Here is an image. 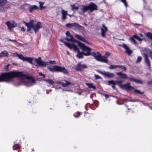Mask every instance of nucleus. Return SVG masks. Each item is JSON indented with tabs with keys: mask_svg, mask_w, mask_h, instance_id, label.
Segmentation results:
<instances>
[{
	"mask_svg": "<svg viewBox=\"0 0 152 152\" xmlns=\"http://www.w3.org/2000/svg\"><path fill=\"white\" fill-rule=\"evenodd\" d=\"M20 77V83L14 85L18 86L21 85H25L27 87L32 86L36 83V80L33 77L26 76L22 74L21 72H10L7 73H1L0 75V82H7L13 77Z\"/></svg>",
	"mask_w": 152,
	"mask_h": 152,
	"instance_id": "obj_1",
	"label": "nucleus"
},
{
	"mask_svg": "<svg viewBox=\"0 0 152 152\" xmlns=\"http://www.w3.org/2000/svg\"><path fill=\"white\" fill-rule=\"evenodd\" d=\"M110 54V53L109 52H106L105 53V56H102L99 52H97L96 53L94 52H93L92 53L91 55L97 61L107 63L108 62L107 58Z\"/></svg>",
	"mask_w": 152,
	"mask_h": 152,
	"instance_id": "obj_2",
	"label": "nucleus"
},
{
	"mask_svg": "<svg viewBox=\"0 0 152 152\" xmlns=\"http://www.w3.org/2000/svg\"><path fill=\"white\" fill-rule=\"evenodd\" d=\"M77 45H76L75 46V47L76 48L75 50L73 49V50L75 52H77V53L76 55V57L79 58H83V55H84L86 56H89L91 55L92 53H91L90 52L91 51V49L88 47L89 49L87 50H82L83 51H87L86 53H85L83 52H80L79 51V49L77 47Z\"/></svg>",
	"mask_w": 152,
	"mask_h": 152,
	"instance_id": "obj_3",
	"label": "nucleus"
},
{
	"mask_svg": "<svg viewBox=\"0 0 152 152\" xmlns=\"http://www.w3.org/2000/svg\"><path fill=\"white\" fill-rule=\"evenodd\" d=\"M50 70L53 72H61L64 74H68V72L65 67L58 66H53L52 67H49Z\"/></svg>",
	"mask_w": 152,
	"mask_h": 152,
	"instance_id": "obj_4",
	"label": "nucleus"
},
{
	"mask_svg": "<svg viewBox=\"0 0 152 152\" xmlns=\"http://www.w3.org/2000/svg\"><path fill=\"white\" fill-rule=\"evenodd\" d=\"M65 39L67 41H72L74 42V43L79 46L82 50H86L89 49L88 48V47L86 46L85 45L81 42L76 40L74 38H70V39L66 38Z\"/></svg>",
	"mask_w": 152,
	"mask_h": 152,
	"instance_id": "obj_5",
	"label": "nucleus"
},
{
	"mask_svg": "<svg viewBox=\"0 0 152 152\" xmlns=\"http://www.w3.org/2000/svg\"><path fill=\"white\" fill-rule=\"evenodd\" d=\"M66 26L67 28H71L74 30L76 28H80L83 31L84 30V27L76 23H66Z\"/></svg>",
	"mask_w": 152,
	"mask_h": 152,
	"instance_id": "obj_6",
	"label": "nucleus"
},
{
	"mask_svg": "<svg viewBox=\"0 0 152 152\" xmlns=\"http://www.w3.org/2000/svg\"><path fill=\"white\" fill-rule=\"evenodd\" d=\"M34 61L37 64V65H36V66L42 67L48 65V63L43 61L40 57H39L38 59L35 58Z\"/></svg>",
	"mask_w": 152,
	"mask_h": 152,
	"instance_id": "obj_7",
	"label": "nucleus"
},
{
	"mask_svg": "<svg viewBox=\"0 0 152 152\" xmlns=\"http://www.w3.org/2000/svg\"><path fill=\"white\" fill-rule=\"evenodd\" d=\"M96 71L98 73L103 75L104 76L108 78H112L115 75L114 74L109 72H103L99 70H97Z\"/></svg>",
	"mask_w": 152,
	"mask_h": 152,
	"instance_id": "obj_8",
	"label": "nucleus"
},
{
	"mask_svg": "<svg viewBox=\"0 0 152 152\" xmlns=\"http://www.w3.org/2000/svg\"><path fill=\"white\" fill-rule=\"evenodd\" d=\"M88 10H89L90 12H92L95 10L98 9L97 6L93 3H91L88 5L87 6Z\"/></svg>",
	"mask_w": 152,
	"mask_h": 152,
	"instance_id": "obj_9",
	"label": "nucleus"
},
{
	"mask_svg": "<svg viewBox=\"0 0 152 152\" xmlns=\"http://www.w3.org/2000/svg\"><path fill=\"white\" fill-rule=\"evenodd\" d=\"M121 88L125 89L126 90H134V88L130 86V83H127L125 84L121 85Z\"/></svg>",
	"mask_w": 152,
	"mask_h": 152,
	"instance_id": "obj_10",
	"label": "nucleus"
},
{
	"mask_svg": "<svg viewBox=\"0 0 152 152\" xmlns=\"http://www.w3.org/2000/svg\"><path fill=\"white\" fill-rule=\"evenodd\" d=\"M88 11L87 6H80L79 7L78 13L80 15H83V13H84Z\"/></svg>",
	"mask_w": 152,
	"mask_h": 152,
	"instance_id": "obj_11",
	"label": "nucleus"
},
{
	"mask_svg": "<svg viewBox=\"0 0 152 152\" xmlns=\"http://www.w3.org/2000/svg\"><path fill=\"white\" fill-rule=\"evenodd\" d=\"M31 28L34 29V32L36 33L41 28V23L40 22H38L36 24L34 25Z\"/></svg>",
	"mask_w": 152,
	"mask_h": 152,
	"instance_id": "obj_12",
	"label": "nucleus"
},
{
	"mask_svg": "<svg viewBox=\"0 0 152 152\" xmlns=\"http://www.w3.org/2000/svg\"><path fill=\"white\" fill-rule=\"evenodd\" d=\"M122 47L126 50L125 53H127L128 55H130L132 53V51L130 50L129 47L126 44H123Z\"/></svg>",
	"mask_w": 152,
	"mask_h": 152,
	"instance_id": "obj_13",
	"label": "nucleus"
},
{
	"mask_svg": "<svg viewBox=\"0 0 152 152\" xmlns=\"http://www.w3.org/2000/svg\"><path fill=\"white\" fill-rule=\"evenodd\" d=\"M63 43L70 49H72L73 48V49L75 50L76 48L75 47L76 44L74 43L70 44L67 43L65 42H64Z\"/></svg>",
	"mask_w": 152,
	"mask_h": 152,
	"instance_id": "obj_14",
	"label": "nucleus"
},
{
	"mask_svg": "<svg viewBox=\"0 0 152 152\" xmlns=\"http://www.w3.org/2000/svg\"><path fill=\"white\" fill-rule=\"evenodd\" d=\"M87 68V66L85 64H81L80 63H79L77 66L76 69L77 71H80Z\"/></svg>",
	"mask_w": 152,
	"mask_h": 152,
	"instance_id": "obj_15",
	"label": "nucleus"
},
{
	"mask_svg": "<svg viewBox=\"0 0 152 152\" xmlns=\"http://www.w3.org/2000/svg\"><path fill=\"white\" fill-rule=\"evenodd\" d=\"M103 28H101V35L103 37H105V32L107 31V28L104 25H102Z\"/></svg>",
	"mask_w": 152,
	"mask_h": 152,
	"instance_id": "obj_16",
	"label": "nucleus"
},
{
	"mask_svg": "<svg viewBox=\"0 0 152 152\" xmlns=\"http://www.w3.org/2000/svg\"><path fill=\"white\" fill-rule=\"evenodd\" d=\"M116 74L118 75L120 78L123 79H127L128 78V77L125 73H123L121 72H117Z\"/></svg>",
	"mask_w": 152,
	"mask_h": 152,
	"instance_id": "obj_17",
	"label": "nucleus"
},
{
	"mask_svg": "<svg viewBox=\"0 0 152 152\" xmlns=\"http://www.w3.org/2000/svg\"><path fill=\"white\" fill-rule=\"evenodd\" d=\"M128 79L130 81L134 82L136 83L140 84L143 83L141 80L137 79L134 77H128Z\"/></svg>",
	"mask_w": 152,
	"mask_h": 152,
	"instance_id": "obj_18",
	"label": "nucleus"
},
{
	"mask_svg": "<svg viewBox=\"0 0 152 152\" xmlns=\"http://www.w3.org/2000/svg\"><path fill=\"white\" fill-rule=\"evenodd\" d=\"M6 24L7 26L8 29L10 30H12V28L15 27L13 23H12L11 22L9 21L6 23Z\"/></svg>",
	"mask_w": 152,
	"mask_h": 152,
	"instance_id": "obj_19",
	"label": "nucleus"
},
{
	"mask_svg": "<svg viewBox=\"0 0 152 152\" xmlns=\"http://www.w3.org/2000/svg\"><path fill=\"white\" fill-rule=\"evenodd\" d=\"M61 13L62 15V18L63 20L66 19V16L68 15L67 12L62 9Z\"/></svg>",
	"mask_w": 152,
	"mask_h": 152,
	"instance_id": "obj_20",
	"label": "nucleus"
},
{
	"mask_svg": "<svg viewBox=\"0 0 152 152\" xmlns=\"http://www.w3.org/2000/svg\"><path fill=\"white\" fill-rule=\"evenodd\" d=\"M8 52L7 51L4 50L0 53V57H7L8 56Z\"/></svg>",
	"mask_w": 152,
	"mask_h": 152,
	"instance_id": "obj_21",
	"label": "nucleus"
},
{
	"mask_svg": "<svg viewBox=\"0 0 152 152\" xmlns=\"http://www.w3.org/2000/svg\"><path fill=\"white\" fill-rule=\"evenodd\" d=\"M65 82H61V85L64 87H67L68 85L71 84V83L69 81H67L66 80H64Z\"/></svg>",
	"mask_w": 152,
	"mask_h": 152,
	"instance_id": "obj_22",
	"label": "nucleus"
},
{
	"mask_svg": "<svg viewBox=\"0 0 152 152\" xmlns=\"http://www.w3.org/2000/svg\"><path fill=\"white\" fill-rule=\"evenodd\" d=\"M75 36L78 39L82 41V42H86V40L83 37H82L80 36V35H79L78 34H75Z\"/></svg>",
	"mask_w": 152,
	"mask_h": 152,
	"instance_id": "obj_23",
	"label": "nucleus"
},
{
	"mask_svg": "<svg viewBox=\"0 0 152 152\" xmlns=\"http://www.w3.org/2000/svg\"><path fill=\"white\" fill-rule=\"evenodd\" d=\"M144 60L147 65L148 66L149 69H150L151 68V63L149 60L148 57H145V58H144Z\"/></svg>",
	"mask_w": 152,
	"mask_h": 152,
	"instance_id": "obj_24",
	"label": "nucleus"
},
{
	"mask_svg": "<svg viewBox=\"0 0 152 152\" xmlns=\"http://www.w3.org/2000/svg\"><path fill=\"white\" fill-rule=\"evenodd\" d=\"M14 54L15 56L18 57L20 59L25 61L26 57H24L22 55H19L17 53H15Z\"/></svg>",
	"mask_w": 152,
	"mask_h": 152,
	"instance_id": "obj_25",
	"label": "nucleus"
},
{
	"mask_svg": "<svg viewBox=\"0 0 152 152\" xmlns=\"http://www.w3.org/2000/svg\"><path fill=\"white\" fill-rule=\"evenodd\" d=\"M38 9V7L36 5H33L29 9V11L30 12H33L34 10L37 9Z\"/></svg>",
	"mask_w": 152,
	"mask_h": 152,
	"instance_id": "obj_26",
	"label": "nucleus"
},
{
	"mask_svg": "<svg viewBox=\"0 0 152 152\" xmlns=\"http://www.w3.org/2000/svg\"><path fill=\"white\" fill-rule=\"evenodd\" d=\"M43 80L46 82L47 83H48L51 85H53L54 83V82L51 79H48L47 80L44 79Z\"/></svg>",
	"mask_w": 152,
	"mask_h": 152,
	"instance_id": "obj_27",
	"label": "nucleus"
},
{
	"mask_svg": "<svg viewBox=\"0 0 152 152\" xmlns=\"http://www.w3.org/2000/svg\"><path fill=\"white\" fill-rule=\"evenodd\" d=\"M86 85L89 88H92L94 89H96L95 86H93L92 83H86Z\"/></svg>",
	"mask_w": 152,
	"mask_h": 152,
	"instance_id": "obj_28",
	"label": "nucleus"
},
{
	"mask_svg": "<svg viewBox=\"0 0 152 152\" xmlns=\"http://www.w3.org/2000/svg\"><path fill=\"white\" fill-rule=\"evenodd\" d=\"M33 58L31 57H26L25 61H26L31 64H33L32 61L33 60Z\"/></svg>",
	"mask_w": 152,
	"mask_h": 152,
	"instance_id": "obj_29",
	"label": "nucleus"
},
{
	"mask_svg": "<svg viewBox=\"0 0 152 152\" xmlns=\"http://www.w3.org/2000/svg\"><path fill=\"white\" fill-rule=\"evenodd\" d=\"M7 0H0V7H2L7 3Z\"/></svg>",
	"mask_w": 152,
	"mask_h": 152,
	"instance_id": "obj_30",
	"label": "nucleus"
},
{
	"mask_svg": "<svg viewBox=\"0 0 152 152\" xmlns=\"http://www.w3.org/2000/svg\"><path fill=\"white\" fill-rule=\"evenodd\" d=\"M76 4H74L73 5H71L70 6L72 8V10H77L79 9V7H75V5H76Z\"/></svg>",
	"mask_w": 152,
	"mask_h": 152,
	"instance_id": "obj_31",
	"label": "nucleus"
},
{
	"mask_svg": "<svg viewBox=\"0 0 152 152\" xmlns=\"http://www.w3.org/2000/svg\"><path fill=\"white\" fill-rule=\"evenodd\" d=\"M107 82L108 85H110L111 84H112V85L116 84L115 81L113 80L108 81Z\"/></svg>",
	"mask_w": 152,
	"mask_h": 152,
	"instance_id": "obj_32",
	"label": "nucleus"
},
{
	"mask_svg": "<svg viewBox=\"0 0 152 152\" xmlns=\"http://www.w3.org/2000/svg\"><path fill=\"white\" fill-rule=\"evenodd\" d=\"M34 20H30L29 22L28 23V24L27 26V27H28L29 26H31V27L34 25Z\"/></svg>",
	"mask_w": 152,
	"mask_h": 152,
	"instance_id": "obj_33",
	"label": "nucleus"
},
{
	"mask_svg": "<svg viewBox=\"0 0 152 152\" xmlns=\"http://www.w3.org/2000/svg\"><path fill=\"white\" fill-rule=\"evenodd\" d=\"M146 35L148 38L152 40V33L148 32L147 33Z\"/></svg>",
	"mask_w": 152,
	"mask_h": 152,
	"instance_id": "obj_34",
	"label": "nucleus"
},
{
	"mask_svg": "<svg viewBox=\"0 0 152 152\" xmlns=\"http://www.w3.org/2000/svg\"><path fill=\"white\" fill-rule=\"evenodd\" d=\"M118 68V65H111L108 67V68L110 69H113Z\"/></svg>",
	"mask_w": 152,
	"mask_h": 152,
	"instance_id": "obj_35",
	"label": "nucleus"
},
{
	"mask_svg": "<svg viewBox=\"0 0 152 152\" xmlns=\"http://www.w3.org/2000/svg\"><path fill=\"white\" fill-rule=\"evenodd\" d=\"M142 59V57L140 56H138L137 57L136 63L137 64L140 62Z\"/></svg>",
	"mask_w": 152,
	"mask_h": 152,
	"instance_id": "obj_36",
	"label": "nucleus"
},
{
	"mask_svg": "<svg viewBox=\"0 0 152 152\" xmlns=\"http://www.w3.org/2000/svg\"><path fill=\"white\" fill-rule=\"evenodd\" d=\"M118 68H120L124 70V71H126V68L125 66L124 65H118Z\"/></svg>",
	"mask_w": 152,
	"mask_h": 152,
	"instance_id": "obj_37",
	"label": "nucleus"
},
{
	"mask_svg": "<svg viewBox=\"0 0 152 152\" xmlns=\"http://www.w3.org/2000/svg\"><path fill=\"white\" fill-rule=\"evenodd\" d=\"M116 84L117 83L119 87L121 88V85H123V84H122L121 83L122 81L120 80L116 81Z\"/></svg>",
	"mask_w": 152,
	"mask_h": 152,
	"instance_id": "obj_38",
	"label": "nucleus"
},
{
	"mask_svg": "<svg viewBox=\"0 0 152 152\" xmlns=\"http://www.w3.org/2000/svg\"><path fill=\"white\" fill-rule=\"evenodd\" d=\"M134 91L136 93L139 94L140 95H142L143 94V92H141L139 90L136 89L134 90Z\"/></svg>",
	"mask_w": 152,
	"mask_h": 152,
	"instance_id": "obj_39",
	"label": "nucleus"
},
{
	"mask_svg": "<svg viewBox=\"0 0 152 152\" xmlns=\"http://www.w3.org/2000/svg\"><path fill=\"white\" fill-rule=\"evenodd\" d=\"M66 36L69 37L70 38H74L73 36L70 34V32L68 31H67L66 32Z\"/></svg>",
	"mask_w": 152,
	"mask_h": 152,
	"instance_id": "obj_40",
	"label": "nucleus"
},
{
	"mask_svg": "<svg viewBox=\"0 0 152 152\" xmlns=\"http://www.w3.org/2000/svg\"><path fill=\"white\" fill-rule=\"evenodd\" d=\"M132 37L136 39L139 41H141L142 40V39L139 37H138L136 35H134L132 36Z\"/></svg>",
	"mask_w": 152,
	"mask_h": 152,
	"instance_id": "obj_41",
	"label": "nucleus"
},
{
	"mask_svg": "<svg viewBox=\"0 0 152 152\" xmlns=\"http://www.w3.org/2000/svg\"><path fill=\"white\" fill-rule=\"evenodd\" d=\"M121 1L123 2L124 4L125 7H127V4L126 2V0H121Z\"/></svg>",
	"mask_w": 152,
	"mask_h": 152,
	"instance_id": "obj_42",
	"label": "nucleus"
},
{
	"mask_svg": "<svg viewBox=\"0 0 152 152\" xmlns=\"http://www.w3.org/2000/svg\"><path fill=\"white\" fill-rule=\"evenodd\" d=\"M134 38L133 37H130V40L131 41L133 42L134 44H137V42H136L135 40L134 39Z\"/></svg>",
	"mask_w": 152,
	"mask_h": 152,
	"instance_id": "obj_43",
	"label": "nucleus"
},
{
	"mask_svg": "<svg viewBox=\"0 0 152 152\" xmlns=\"http://www.w3.org/2000/svg\"><path fill=\"white\" fill-rule=\"evenodd\" d=\"M142 55L144 56V58H145V57H148V54L146 53L143 52V53H142Z\"/></svg>",
	"mask_w": 152,
	"mask_h": 152,
	"instance_id": "obj_44",
	"label": "nucleus"
},
{
	"mask_svg": "<svg viewBox=\"0 0 152 152\" xmlns=\"http://www.w3.org/2000/svg\"><path fill=\"white\" fill-rule=\"evenodd\" d=\"M94 76L96 79V80L98 79H101V77L100 76H99L98 75L95 74L94 75Z\"/></svg>",
	"mask_w": 152,
	"mask_h": 152,
	"instance_id": "obj_45",
	"label": "nucleus"
},
{
	"mask_svg": "<svg viewBox=\"0 0 152 152\" xmlns=\"http://www.w3.org/2000/svg\"><path fill=\"white\" fill-rule=\"evenodd\" d=\"M139 100L138 99H132L131 100H129L128 101L130 102H138Z\"/></svg>",
	"mask_w": 152,
	"mask_h": 152,
	"instance_id": "obj_46",
	"label": "nucleus"
},
{
	"mask_svg": "<svg viewBox=\"0 0 152 152\" xmlns=\"http://www.w3.org/2000/svg\"><path fill=\"white\" fill-rule=\"evenodd\" d=\"M147 84L148 85H152V80L148 81Z\"/></svg>",
	"mask_w": 152,
	"mask_h": 152,
	"instance_id": "obj_47",
	"label": "nucleus"
},
{
	"mask_svg": "<svg viewBox=\"0 0 152 152\" xmlns=\"http://www.w3.org/2000/svg\"><path fill=\"white\" fill-rule=\"evenodd\" d=\"M103 96L105 97L106 99H107L110 96H109L106 95L105 94H103Z\"/></svg>",
	"mask_w": 152,
	"mask_h": 152,
	"instance_id": "obj_48",
	"label": "nucleus"
},
{
	"mask_svg": "<svg viewBox=\"0 0 152 152\" xmlns=\"http://www.w3.org/2000/svg\"><path fill=\"white\" fill-rule=\"evenodd\" d=\"M18 148V145H15L13 146V148L14 150Z\"/></svg>",
	"mask_w": 152,
	"mask_h": 152,
	"instance_id": "obj_49",
	"label": "nucleus"
},
{
	"mask_svg": "<svg viewBox=\"0 0 152 152\" xmlns=\"http://www.w3.org/2000/svg\"><path fill=\"white\" fill-rule=\"evenodd\" d=\"M49 63L51 64H56V61H49Z\"/></svg>",
	"mask_w": 152,
	"mask_h": 152,
	"instance_id": "obj_50",
	"label": "nucleus"
},
{
	"mask_svg": "<svg viewBox=\"0 0 152 152\" xmlns=\"http://www.w3.org/2000/svg\"><path fill=\"white\" fill-rule=\"evenodd\" d=\"M8 41H12V42H15V43H18L17 42V41L16 40H12V39H9L8 40Z\"/></svg>",
	"mask_w": 152,
	"mask_h": 152,
	"instance_id": "obj_51",
	"label": "nucleus"
},
{
	"mask_svg": "<svg viewBox=\"0 0 152 152\" xmlns=\"http://www.w3.org/2000/svg\"><path fill=\"white\" fill-rule=\"evenodd\" d=\"M39 6H42L44 4V2H39Z\"/></svg>",
	"mask_w": 152,
	"mask_h": 152,
	"instance_id": "obj_52",
	"label": "nucleus"
},
{
	"mask_svg": "<svg viewBox=\"0 0 152 152\" xmlns=\"http://www.w3.org/2000/svg\"><path fill=\"white\" fill-rule=\"evenodd\" d=\"M45 8L46 7L45 6H39V8L41 10H42L44 9H45Z\"/></svg>",
	"mask_w": 152,
	"mask_h": 152,
	"instance_id": "obj_53",
	"label": "nucleus"
},
{
	"mask_svg": "<svg viewBox=\"0 0 152 152\" xmlns=\"http://www.w3.org/2000/svg\"><path fill=\"white\" fill-rule=\"evenodd\" d=\"M27 27H28V28L27 29V31H29L30 30L31 28H32L31 26H30Z\"/></svg>",
	"mask_w": 152,
	"mask_h": 152,
	"instance_id": "obj_54",
	"label": "nucleus"
},
{
	"mask_svg": "<svg viewBox=\"0 0 152 152\" xmlns=\"http://www.w3.org/2000/svg\"><path fill=\"white\" fill-rule=\"evenodd\" d=\"M21 30L22 31L24 32L25 31V29L23 27H22L21 28Z\"/></svg>",
	"mask_w": 152,
	"mask_h": 152,
	"instance_id": "obj_55",
	"label": "nucleus"
},
{
	"mask_svg": "<svg viewBox=\"0 0 152 152\" xmlns=\"http://www.w3.org/2000/svg\"><path fill=\"white\" fill-rule=\"evenodd\" d=\"M10 65L9 64H8L7 65L5 66H4V68L5 69H7L8 68L9 66Z\"/></svg>",
	"mask_w": 152,
	"mask_h": 152,
	"instance_id": "obj_56",
	"label": "nucleus"
},
{
	"mask_svg": "<svg viewBox=\"0 0 152 152\" xmlns=\"http://www.w3.org/2000/svg\"><path fill=\"white\" fill-rule=\"evenodd\" d=\"M150 56H151V59H152V51H150Z\"/></svg>",
	"mask_w": 152,
	"mask_h": 152,
	"instance_id": "obj_57",
	"label": "nucleus"
},
{
	"mask_svg": "<svg viewBox=\"0 0 152 152\" xmlns=\"http://www.w3.org/2000/svg\"><path fill=\"white\" fill-rule=\"evenodd\" d=\"M23 23H24L25 25L27 27L28 25V23L24 21H23Z\"/></svg>",
	"mask_w": 152,
	"mask_h": 152,
	"instance_id": "obj_58",
	"label": "nucleus"
},
{
	"mask_svg": "<svg viewBox=\"0 0 152 152\" xmlns=\"http://www.w3.org/2000/svg\"><path fill=\"white\" fill-rule=\"evenodd\" d=\"M79 113V115H77V116L76 115H75V114H74V116L75 117H76V118H77V117H78L79 116V115H80V113Z\"/></svg>",
	"mask_w": 152,
	"mask_h": 152,
	"instance_id": "obj_59",
	"label": "nucleus"
},
{
	"mask_svg": "<svg viewBox=\"0 0 152 152\" xmlns=\"http://www.w3.org/2000/svg\"><path fill=\"white\" fill-rule=\"evenodd\" d=\"M115 85H113L112 86V88L113 89H115Z\"/></svg>",
	"mask_w": 152,
	"mask_h": 152,
	"instance_id": "obj_60",
	"label": "nucleus"
},
{
	"mask_svg": "<svg viewBox=\"0 0 152 152\" xmlns=\"http://www.w3.org/2000/svg\"><path fill=\"white\" fill-rule=\"evenodd\" d=\"M39 75L41 76H42L43 75V74H42L41 72L39 73Z\"/></svg>",
	"mask_w": 152,
	"mask_h": 152,
	"instance_id": "obj_61",
	"label": "nucleus"
},
{
	"mask_svg": "<svg viewBox=\"0 0 152 152\" xmlns=\"http://www.w3.org/2000/svg\"><path fill=\"white\" fill-rule=\"evenodd\" d=\"M66 53L69 55H70L68 51H66Z\"/></svg>",
	"mask_w": 152,
	"mask_h": 152,
	"instance_id": "obj_62",
	"label": "nucleus"
},
{
	"mask_svg": "<svg viewBox=\"0 0 152 152\" xmlns=\"http://www.w3.org/2000/svg\"><path fill=\"white\" fill-rule=\"evenodd\" d=\"M134 25H140V24H137V23H135L134 24Z\"/></svg>",
	"mask_w": 152,
	"mask_h": 152,
	"instance_id": "obj_63",
	"label": "nucleus"
},
{
	"mask_svg": "<svg viewBox=\"0 0 152 152\" xmlns=\"http://www.w3.org/2000/svg\"><path fill=\"white\" fill-rule=\"evenodd\" d=\"M140 37H142L143 36V35L142 34H140Z\"/></svg>",
	"mask_w": 152,
	"mask_h": 152,
	"instance_id": "obj_64",
	"label": "nucleus"
}]
</instances>
